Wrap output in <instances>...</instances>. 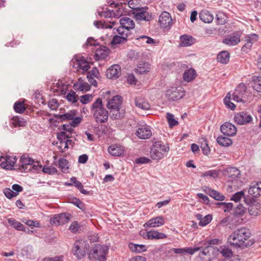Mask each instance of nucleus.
Masks as SVG:
<instances>
[{"label": "nucleus", "mask_w": 261, "mask_h": 261, "mask_svg": "<svg viewBox=\"0 0 261 261\" xmlns=\"http://www.w3.org/2000/svg\"><path fill=\"white\" fill-rule=\"evenodd\" d=\"M89 249V245L87 241L80 239L76 240L73 245L71 251L77 259L83 258Z\"/></svg>", "instance_id": "obj_5"}, {"label": "nucleus", "mask_w": 261, "mask_h": 261, "mask_svg": "<svg viewBox=\"0 0 261 261\" xmlns=\"http://www.w3.org/2000/svg\"><path fill=\"white\" fill-rule=\"evenodd\" d=\"M193 43V38L191 36L184 35L180 37V46H189Z\"/></svg>", "instance_id": "obj_33"}, {"label": "nucleus", "mask_w": 261, "mask_h": 261, "mask_svg": "<svg viewBox=\"0 0 261 261\" xmlns=\"http://www.w3.org/2000/svg\"><path fill=\"white\" fill-rule=\"evenodd\" d=\"M241 31H236L228 37L223 40V43L229 46H234L237 45L241 41L240 37L242 35Z\"/></svg>", "instance_id": "obj_13"}, {"label": "nucleus", "mask_w": 261, "mask_h": 261, "mask_svg": "<svg viewBox=\"0 0 261 261\" xmlns=\"http://www.w3.org/2000/svg\"><path fill=\"white\" fill-rule=\"evenodd\" d=\"M250 236L249 230L245 227L238 229L233 232L228 238V242L236 247H246L249 244L246 241Z\"/></svg>", "instance_id": "obj_1"}, {"label": "nucleus", "mask_w": 261, "mask_h": 261, "mask_svg": "<svg viewBox=\"0 0 261 261\" xmlns=\"http://www.w3.org/2000/svg\"><path fill=\"white\" fill-rule=\"evenodd\" d=\"M122 100V97L121 96L116 95L108 100L106 106L110 110L111 118L115 119L120 118V109Z\"/></svg>", "instance_id": "obj_4"}, {"label": "nucleus", "mask_w": 261, "mask_h": 261, "mask_svg": "<svg viewBox=\"0 0 261 261\" xmlns=\"http://www.w3.org/2000/svg\"><path fill=\"white\" fill-rule=\"evenodd\" d=\"M21 165L19 167V169L24 172L31 170L33 168V159L29 157L28 154H24L20 158Z\"/></svg>", "instance_id": "obj_16"}, {"label": "nucleus", "mask_w": 261, "mask_h": 261, "mask_svg": "<svg viewBox=\"0 0 261 261\" xmlns=\"http://www.w3.org/2000/svg\"><path fill=\"white\" fill-rule=\"evenodd\" d=\"M73 63V67L76 68L78 70L79 69L83 70V72L87 71L90 68V66L88 62L83 57H75L72 59Z\"/></svg>", "instance_id": "obj_11"}, {"label": "nucleus", "mask_w": 261, "mask_h": 261, "mask_svg": "<svg viewBox=\"0 0 261 261\" xmlns=\"http://www.w3.org/2000/svg\"><path fill=\"white\" fill-rule=\"evenodd\" d=\"M224 174L231 180L235 179L240 175V171L236 167H229L224 170Z\"/></svg>", "instance_id": "obj_27"}, {"label": "nucleus", "mask_w": 261, "mask_h": 261, "mask_svg": "<svg viewBox=\"0 0 261 261\" xmlns=\"http://www.w3.org/2000/svg\"><path fill=\"white\" fill-rule=\"evenodd\" d=\"M234 120L238 124L244 125L250 123L252 120V117L250 114L241 112L235 115Z\"/></svg>", "instance_id": "obj_14"}, {"label": "nucleus", "mask_w": 261, "mask_h": 261, "mask_svg": "<svg viewBox=\"0 0 261 261\" xmlns=\"http://www.w3.org/2000/svg\"><path fill=\"white\" fill-rule=\"evenodd\" d=\"M147 237L149 239H162L167 238V236L165 233L155 230L148 231Z\"/></svg>", "instance_id": "obj_36"}, {"label": "nucleus", "mask_w": 261, "mask_h": 261, "mask_svg": "<svg viewBox=\"0 0 261 261\" xmlns=\"http://www.w3.org/2000/svg\"><path fill=\"white\" fill-rule=\"evenodd\" d=\"M229 54L227 51H222L217 56L218 61L223 63L226 64L229 60Z\"/></svg>", "instance_id": "obj_42"}, {"label": "nucleus", "mask_w": 261, "mask_h": 261, "mask_svg": "<svg viewBox=\"0 0 261 261\" xmlns=\"http://www.w3.org/2000/svg\"><path fill=\"white\" fill-rule=\"evenodd\" d=\"M244 201L249 205L248 212L251 216H256L261 214V203L253 201L249 204L246 198H244Z\"/></svg>", "instance_id": "obj_19"}, {"label": "nucleus", "mask_w": 261, "mask_h": 261, "mask_svg": "<svg viewBox=\"0 0 261 261\" xmlns=\"http://www.w3.org/2000/svg\"><path fill=\"white\" fill-rule=\"evenodd\" d=\"M245 212V208L241 204H239L235 208L234 215L236 217L242 216Z\"/></svg>", "instance_id": "obj_50"}, {"label": "nucleus", "mask_w": 261, "mask_h": 261, "mask_svg": "<svg viewBox=\"0 0 261 261\" xmlns=\"http://www.w3.org/2000/svg\"><path fill=\"white\" fill-rule=\"evenodd\" d=\"M252 86L258 92H261V76H254L252 80Z\"/></svg>", "instance_id": "obj_43"}, {"label": "nucleus", "mask_w": 261, "mask_h": 261, "mask_svg": "<svg viewBox=\"0 0 261 261\" xmlns=\"http://www.w3.org/2000/svg\"><path fill=\"white\" fill-rule=\"evenodd\" d=\"M136 135L141 139H147L152 135L150 127L148 125H143L139 127L136 133Z\"/></svg>", "instance_id": "obj_21"}, {"label": "nucleus", "mask_w": 261, "mask_h": 261, "mask_svg": "<svg viewBox=\"0 0 261 261\" xmlns=\"http://www.w3.org/2000/svg\"><path fill=\"white\" fill-rule=\"evenodd\" d=\"M218 143L222 146H229L232 144V140L223 136H219L217 139Z\"/></svg>", "instance_id": "obj_44"}, {"label": "nucleus", "mask_w": 261, "mask_h": 261, "mask_svg": "<svg viewBox=\"0 0 261 261\" xmlns=\"http://www.w3.org/2000/svg\"><path fill=\"white\" fill-rule=\"evenodd\" d=\"M231 95L230 93H228L224 99V102L226 107L231 110H234L236 108V106L230 101Z\"/></svg>", "instance_id": "obj_51"}, {"label": "nucleus", "mask_w": 261, "mask_h": 261, "mask_svg": "<svg viewBox=\"0 0 261 261\" xmlns=\"http://www.w3.org/2000/svg\"><path fill=\"white\" fill-rule=\"evenodd\" d=\"M169 150V146L161 141L155 142L151 148L150 156L153 160H159Z\"/></svg>", "instance_id": "obj_6"}, {"label": "nucleus", "mask_w": 261, "mask_h": 261, "mask_svg": "<svg viewBox=\"0 0 261 261\" xmlns=\"http://www.w3.org/2000/svg\"><path fill=\"white\" fill-rule=\"evenodd\" d=\"M120 35H115L111 41V44L113 45L124 43L127 41L128 37L127 34H119Z\"/></svg>", "instance_id": "obj_35"}, {"label": "nucleus", "mask_w": 261, "mask_h": 261, "mask_svg": "<svg viewBox=\"0 0 261 261\" xmlns=\"http://www.w3.org/2000/svg\"><path fill=\"white\" fill-rule=\"evenodd\" d=\"M258 36L256 34H250L246 37V43L242 47V51L248 53L251 48L253 43L257 41Z\"/></svg>", "instance_id": "obj_20"}, {"label": "nucleus", "mask_w": 261, "mask_h": 261, "mask_svg": "<svg viewBox=\"0 0 261 261\" xmlns=\"http://www.w3.org/2000/svg\"><path fill=\"white\" fill-rule=\"evenodd\" d=\"M212 220V216L211 215H207L203 218L202 217V220H201V221L199 222V225L201 226H205L208 224H209Z\"/></svg>", "instance_id": "obj_57"}, {"label": "nucleus", "mask_w": 261, "mask_h": 261, "mask_svg": "<svg viewBox=\"0 0 261 261\" xmlns=\"http://www.w3.org/2000/svg\"><path fill=\"white\" fill-rule=\"evenodd\" d=\"M121 68L119 65L115 64L109 67L106 72L109 79L118 78L120 74Z\"/></svg>", "instance_id": "obj_22"}, {"label": "nucleus", "mask_w": 261, "mask_h": 261, "mask_svg": "<svg viewBox=\"0 0 261 261\" xmlns=\"http://www.w3.org/2000/svg\"><path fill=\"white\" fill-rule=\"evenodd\" d=\"M219 240L215 239H212L208 241H204L203 242H201L200 244L201 245H203L204 246H206L210 248L211 250H212L213 248L212 247H211L212 245H217L219 243Z\"/></svg>", "instance_id": "obj_56"}, {"label": "nucleus", "mask_w": 261, "mask_h": 261, "mask_svg": "<svg viewBox=\"0 0 261 261\" xmlns=\"http://www.w3.org/2000/svg\"><path fill=\"white\" fill-rule=\"evenodd\" d=\"M116 12L117 11H115L114 10H108L102 12L100 15L105 18L115 17L119 16V14H116Z\"/></svg>", "instance_id": "obj_52"}, {"label": "nucleus", "mask_w": 261, "mask_h": 261, "mask_svg": "<svg viewBox=\"0 0 261 261\" xmlns=\"http://www.w3.org/2000/svg\"><path fill=\"white\" fill-rule=\"evenodd\" d=\"M108 150L113 156H120L123 153V150L120 147L116 146H109Z\"/></svg>", "instance_id": "obj_41"}, {"label": "nucleus", "mask_w": 261, "mask_h": 261, "mask_svg": "<svg viewBox=\"0 0 261 261\" xmlns=\"http://www.w3.org/2000/svg\"><path fill=\"white\" fill-rule=\"evenodd\" d=\"M73 88L77 91L87 92L90 90L91 86L82 78H79L77 82L73 85Z\"/></svg>", "instance_id": "obj_26"}, {"label": "nucleus", "mask_w": 261, "mask_h": 261, "mask_svg": "<svg viewBox=\"0 0 261 261\" xmlns=\"http://www.w3.org/2000/svg\"><path fill=\"white\" fill-rule=\"evenodd\" d=\"M221 133L225 136L231 137L236 134L237 128L234 125L229 122H225L221 126Z\"/></svg>", "instance_id": "obj_17"}, {"label": "nucleus", "mask_w": 261, "mask_h": 261, "mask_svg": "<svg viewBox=\"0 0 261 261\" xmlns=\"http://www.w3.org/2000/svg\"><path fill=\"white\" fill-rule=\"evenodd\" d=\"M198 247L201 248V250H199L200 251L199 255L200 257L208 255L210 251L211 250L210 248L206 246H204L203 245H201V246H199Z\"/></svg>", "instance_id": "obj_62"}, {"label": "nucleus", "mask_w": 261, "mask_h": 261, "mask_svg": "<svg viewBox=\"0 0 261 261\" xmlns=\"http://www.w3.org/2000/svg\"><path fill=\"white\" fill-rule=\"evenodd\" d=\"M128 247L132 252L135 253H141L147 250V247L145 245H139L133 243L128 244Z\"/></svg>", "instance_id": "obj_32"}, {"label": "nucleus", "mask_w": 261, "mask_h": 261, "mask_svg": "<svg viewBox=\"0 0 261 261\" xmlns=\"http://www.w3.org/2000/svg\"><path fill=\"white\" fill-rule=\"evenodd\" d=\"M34 101L38 106H40L41 105H44L46 103L43 96L40 93L37 92L34 93Z\"/></svg>", "instance_id": "obj_45"}, {"label": "nucleus", "mask_w": 261, "mask_h": 261, "mask_svg": "<svg viewBox=\"0 0 261 261\" xmlns=\"http://www.w3.org/2000/svg\"><path fill=\"white\" fill-rule=\"evenodd\" d=\"M69 138L70 136L69 135H67L66 133L65 132H61L57 135V138L58 140L60 142L61 145H62L63 142H65L67 138Z\"/></svg>", "instance_id": "obj_59"}, {"label": "nucleus", "mask_w": 261, "mask_h": 261, "mask_svg": "<svg viewBox=\"0 0 261 261\" xmlns=\"http://www.w3.org/2000/svg\"><path fill=\"white\" fill-rule=\"evenodd\" d=\"M68 162L64 158H61L59 160V167L62 172H66L68 169Z\"/></svg>", "instance_id": "obj_48"}, {"label": "nucleus", "mask_w": 261, "mask_h": 261, "mask_svg": "<svg viewBox=\"0 0 261 261\" xmlns=\"http://www.w3.org/2000/svg\"><path fill=\"white\" fill-rule=\"evenodd\" d=\"M120 26L117 29H113V33L117 32L118 34H128L130 29L135 28V22L130 18L127 17H123L120 19Z\"/></svg>", "instance_id": "obj_7"}, {"label": "nucleus", "mask_w": 261, "mask_h": 261, "mask_svg": "<svg viewBox=\"0 0 261 261\" xmlns=\"http://www.w3.org/2000/svg\"><path fill=\"white\" fill-rule=\"evenodd\" d=\"M219 251L223 256L226 257L224 261H239L238 257L232 256V252L228 247H221Z\"/></svg>", "instance_id": "obj_28"}, {"label": "nucleus", "mask_w": 261, "mask_h": 261, "mask_svg": "<svg viewBox=\"0 0 261 261\" xmlns=\"http://www.w3.org/2000/svg\"><path fill=\"white\" fill-rule=\"evenodd\" d=\"M93 98L92 94H85L80 97V100L82 104L85 105L91 101L93 100Z\"/></svg>", "instance_id": "obj_55"}, {"label": "nucleus", "mask_w": 261, "mask_h": 261, "mask_svg": "<svg viewBox=\"0 0 261 261\" xmlns=\"http://www.w3.org/2000/svg\"><path fill=\"white\" fill-rule=\"evenodd\" d=\"M217 22L218 24H224L225 23V19L224 14L219 12L216 15Z\"/></svg>", "instance_id": "obj_64"}, {"label": "nucleus", "mask_w": 261, "mask_h": 261, "mask_svg": "<svg viewBox=\"0 0 261 261\" xmlns=\"http://www.w3.org/2000/svg\"><path fill=\"white\" fill-rule=\"evenodd\" d=\"M66 98L68 101L72 103H75L78 100V96L76 94L75 92L72 90H71L70 92L67 94L66 96Z\"/></svg>", "instance_id": "obj_47"}, {"label": "nucleus", "mask_w": 261, "mask_h": 261, "mask_svg": "<svg viewBox=\"0 0 261 261\" xmlns=\"http://www.w3.org/2000/svg\"><path fill=\"white\" fill-rule=\"evenodd\" d=\"M24 100H19L16 101L13 106V109L15 112L22 114L25 110L26 108L24 104Z\"/></svg>", "instance_id": "obj_40"}, {"label": "nucleus", "mask_w": 261, "mask_h": 261, "mask_svg": "<svg viewBox=\"0 0 261 261\" xmlns=\"http://www.w3.org/2000/svg\"><path fill=\"white\" fill-rule=\"evenodd\" d=\"M132 8L133 9V14L137 20L150 21L152 19V13L148 12V7H136Z\"/></svg>", "instance_id": "obj_8"}, {"label": "nucleus", "mask_w": 261, "mask_h": 261, "mask_svg": "<svg viewBox=\"0 0 261 261\" xmlns=\"http://www.w3.org/2000/svg\"><path fill=\"white\" fill-rule=\"evenodd\" d=\"M12 123L14 127L23 126L25 125L26 122L23 118H20L18 117H14L12 118Z\"/></svg>", "instance_id": "obj_46"}, {"label": "nucleus", "mask_w": 261, "mask_h": 261, "mask_svg": "<svg viewBox=\"0 0 261 261\" xmlns=\"http://www.w3.org/2000/svg\"><path fill=\"white\" fill-rule=\"evenodd\" d=\"M248 193L254 197L261 196V182L251 183L248 189Z\"/></svg>", "instance_id": "obj_24"}, {"label": "nucleus", "mask_w": 261, "mask_h": 261, "mask_svg": "<svg viewBox=\"0 0 261 261\" xmlns=\"http://www.w3.org/2000/svg\"><path fill=\"white\" fill-rule=\"evenodd\" d=\"M197 75L196 72L194 69L190 68L187 69L184 73L183 79L185 81L190 82L195 79Z\"/></svg>", "instance_id": "obj_31"}, {"label": "nucleus", "mask_w": 261, "mask_h": 261, "mask_svg": "<svg viewBox=\"0 0 261 261\" xmlns=\"http://www.w3.org/2000/svg\"><path fill=\"white\" fill-rule=\"evenodd\" d=\"M16 156L14 155H6L5 157L1 156L0 161L1 162V167L7 170L12 169L15 162H16Z\"/></svg>", "instance_id": "obj_12"}, {"label": "nucleus", "mask_w": 261, "mask_h": 261, "mask_svg": "<svg viewBox=\"0 0 261 261\" xmlns=\"http://www.w3.org/2000/svg\"><path fill=\"white\" fill-rule=\"evenodd\" d=\"M166 118L170 127H172L178 124L177 121L174 119L173 114L167 113Z\"/></svg>", "instance_id": "obj_53"}, {"label": "nucleus", "mask_w": 261, "mask_h": 261, "mask_svg": "<svg viewBox=\"0 0 261 261\" xmlns=\"http://www.w3.org/2000/svg\"><path fill=\"white\" fill-rule=\"evenodd\" d=\"M93 118L97 123H104L107 122L109 112L104 108L101 98H97L90 107Z\"/></svg>", "instance_id": "obj_2"}, {"label": "nucleus", "mask_w": 261, "mask_h": 261, "mask_svg": "<svg viewBox=\"0 0 261 261\" xmlns=\"http://www.w3.org/2000/svg\"><path fill=\"white\" fill-rule=\"evenodd\" d=\"M42 171L44 173H47L48 174H55L57 173V169L54 167L44 166L42 169Z\"/></svg>", "instance_id": "obj_60"}, {"label": "nucleus", "mask_w": 261, "mask_h": 261, "mask_svg": "<svg viewBox=\"0 0 261 261\" xmlns=\"http://www.w3.org/2000/svg\"><path fill=\"white\" fill-rule=\"evenodd\" d=\"M109 249L108 246L97 244L89 250V258L91 261H106Z\"/></svg>", "instance_id": "obj_3"}, {"label": "nucleus", "mask_w": 261, "mask_h": 261, "mask_svg": "<svg viewBox=\"0 0 261 261\" xmlns=\"http://www.w3.org/2000/svg\"><path fill=\"white\" fill-rule=\"evenodd\" d=\"M48 106L50 110H56L58 108L59 104L56 99L52 98L48 101Z\"/></svg>", "instance_id": "obj_58"}, {"label": "nucleus", "mask_w": 261, "mask_h": 261, "mask_svg": "<svg viewBox=\"0 0 261 261\" xmlns=\"http://www.w3.org/2000/svg\"><path fill=\"white\" fill-rule=\"evenodd\" d=\"M246 90L247 87L244 84H240L232 94L233 99L237 102H246L248 100Z\"/></svg>", "instance_id": "obj_9"}, {"label": "nucleus", "mask_w": 261, "mask_h": 261, "mask_svg": "<svg viewBox=\"0 0 261 261\" xmlns=\"http://www.w3.org/2000/svg\"><path fill=\"white\" fill-rule=\"evenodd\" d=\"M4 193L6 197L10 199L16 196V193H14V192L10 188H5L4 190Z\"/></svg>", "instance_id": "obj_63"}, {"label": "nucleus", "mask_w": 261, "mask_h": 261, "mask_svg": "<svg viewBox=\"0 0 261 261\" xmlns=\"http://www.w3.org/2000/svg\"><path fill=\"white\" fill-rule=\"evenodd\" d=\"M165 223L164 218L162 216L156 217L150 219L144 224L145 227H156L163 225Z\"/></svg>", "instance_id": "obj_23"}, {"label": "nucleus", "mask_w": 261, "mask_h": 261, "mask_svg": "<svg viewBox=\"0 0 261 261\" xmlns=\"http://www.w3.org/2000/svg\"><path fill=\"white\" fill-rule=\"evenodd\" d=\"M56 86L62 94H65L67 90V85L62 81H58L56 84Z\"/></svg>", "instance_id": "obj_49"}, {"label": "nucleus", "mask_w": 261, "mask_h": 261, "mask_svg": "<svg viewBox=\"0 0 261 261\" xmlns=\"http://www.w3.org/2000/svg\"><path fill=\"white\" fill-rule=\"evenodd\" d=\"M199 18L205 23H210L214 19V16L212 13L206 10H202L199 15Z\"/></svg>", "instance_id": "obj_29"}, {"label": "nucleus", "mask_w": 261, "mask_h": 261, "mask_svg": "<svg viewBox=\"0 0 261 261\" xmlns=\"http://www.w3.org/2000/svg\"><path fill=\"white\" fill-rule=\"evenodd\" d=\"M185 91L182 88H172L166 91V96L171 101L178 100L184 97Z\"/></svg>", "instance_id": "obj_10"}, {"label": "nucleus", "mask_w": 261, "mask_h": 261, "mask_svg": "<svg viewBox=\"0 0 261 261\" xmlns=\"http://www.w3.org/2000/svg\"><path fill=\"white\" fill-rule=\"evenodd\" d=\"M242 198H244V193L243 191L236 193L232 196L230 199L237 202L239 201Z\"/></svg>", "instance_id": "obj_61"}, {"label": "nucleus", "mask_w": 261, "mask_h": 261, "mask_svg": "<svg viewBox=\"0 0 261 261\" xmlns=\"http://www.w3.org/2000/svg\"><path fill=\"white\" fill-rule=\"evenodd\" d=\"M217 205L222 207V208L224 210L225 212H229L233 207L232 203L230 202H218L217 203Z\"/></svg>", "instance_id": "obj_54"}, {"label": "nucleus", "mask_w": 261, "mask_h": 261, "mask_svg": "<svg viewBox=\"0 0 261 261\" xmlns=\"http://www.w3.org/2000/svg\"><path fill=\"white\" fill-rule=\"evenodd\" d=\"M159 21L161 27L165 28L170 25L172 18L168 12L164 11L160 16Z\"/></svg>", "instance_id": "obj_25"}, {"label": "nucleus", "mask_w": 261, "mask_h": 261, "mask_svg": "<svg viewBox=\"0 0 261 261\" xmlns=\"http://www.w3.org/2000/svg\"><path fill=\"white\" fill-rule=\"evenodd\" d=\"M206 194H207L216 200L218 201H223L225 199V196L222 195L221 193L213 190L211 188H207L205 190Z\"/></svg>", "instance_id": "obj_30"}, {"label": "nucleus", "mask_w": 261, "mask_h": 261, "mask_svg": "<svg viewBox=\"0 0 261 261\" xmlns=\"http://www.w3.org/2000/svg\"><path fill=\"white\" fill-rule=\"evenodd\" d=\"M70 215L68 213H61L55 215L50 220L52 224L58 226L67 223L70 220Z\"/></svg>", "instance_id": "obj_15"}, {"label": "nucleus", "mask_w": 261, "mask_h": 261, "mask_svg": "<svg viewBox=\"0 0 261 261\" xmlns=\"http://www.w3.org/2000/svg\"><path fill=\"white\" fill-rule=\"evenodd\" d=\"M150 69V65L147 62H141L136 68L135 71L137 73L140 74H144L149 71Z\"/></svg>", "instance_id": "obj_38"}, {"label": "nucleus", "mask_w": 261, "mask_h": 261, "mask_svg": "<svg viewBox=\"0 0 261 261\" xmlns=\"http://www.w3.org/2000/svg\"><path fill=\"white\" fill-rule=\"evenodd\" d=\"M135 103L137 107L143 110L150 109V105L149 103L144 101L141 97H136L135 99Z\"/></svg>", "instance_id": "obj_37"}, {"label": "nucleus", "mask_w": 261, "mask_h": 261, "mask_svg": "<svg viewBox=\"0 0 261 261\" xmlns=\"http://www.w3.org/2000/svg\"><path fill=\"white\" fill-rule=\"evenodd\" d=\"M9 224L17 230L27 231L24 226L21 223L16 221L14 218H10L8 220Z\"/></svg>", "instance_id": "obj_39"}, {"label": "nucleus", "mask_w": 261, "mask_h": 261, "mask_svg": "<svg viewBox=\"0 0 261 261\" xmlns=\"http://www.w3.org/2000/svg\"><path fill=\"white\" fill-rule=\"evenodd\" d=\"M76 115L74 111H70L68 113H66L62 115L55 114L54 117L56 118L60 119L62 121L66 120H71Z\"/></svg>", "instance_id": "obj_34"}, {"label": "nucleus", "mask_w": 261, "mask_h": 261, "mask_svg": "<svg viewBox=\"0 0 261 261\" xmlns=\"http://www.w3.org/2000/svg\"><path fill=\"white\" fill-rule=\"evenodd\" d=\"M109 53L110 49L107 46L97 45L94 55L95 59H105L108 56Z\"/></svg>", "instance_id": "obj_18"}]
</instances>
